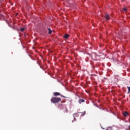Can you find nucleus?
Here are the masks:
<instances>
[{"label": "nucleus", "instance_id": "obj_7", "mask_svg": "<svg viewBox=\"0 0 130 130\" xmlns=\"http://www.w3.org/2000/svg\"><path fill=\"white\" fill-rule=\"evenodd\" d=\"M48 30H49L48 34H51V33H52V30H51L50 28H48Z\"/></svg>", "mask_w": 130, "mask_h": 130}, {"label": "nucleus", "instance_id": "obj_3", "mask_svg": "<svg viewBox=\"0 0 130 130\" xmlns=\"http://www.w3.org/2000/svg\"><path fill=\"white\" fill-rule=\"evenodd\" d=\"M104 18L106 21H109V20H110V16H109L108 14H106L104 16Z\"/></svg>", "mask_w": 130, "mask_h": 130}, {"label": "nucleus", "instance_id": "obj_1", "mask_svg": "<svg viewBox=\"0 0 130 130\" xmlns=\"http://www.w3.org/2000/svg\"><path fill=\"white\" fill-rule=\"evenodd\" d=\"M60 101H61V99L59 98L52 97L51 99V102H52V103H58V102H60Z\"/></svg>", "mask_w": 130, "mask_h": 130}, {"label": "nucleus", "instance_id": "obj_5", "mask_svg": "<svg viewBox=\"0 0 130 130\" xmlns=\"http://www.w3.org/2000/svg\"><path fill=\"white\" fill-rule=\"evenodd\" d=\"M128 115V113H127L126 111H125L123 113V116L126 117Z\"/></svg>", "mask_w": 130, "mask_h": 130}, {"label": "nucleus", "instance_id": "obj_13", "mask_svg": "<svg viewBox=\"0 0 130 130\" xmlns=\"http://www.w3.org/2000/svg\"><path fill=\"white\" fill-rule=\"evenodd\" d=\"M74 119H76V118L74 117Z\"/></svg>", "mask_w": 130, "mask_h": 130}, {"label": "nucleus", "instance_id": "obj_2", "mask_svg": "<svg viewBox=\"0 0 130 130\" xmlns=\"http://www.w3.org/2000/svg\"><path fill=\"white\" fill-rule=\"evenodd\" d=\"M53 95L55 96H60L61 97H63L64 98H66V97H64V96L60 94V93L59 92H55L53 93Z\"/></svg>", "mask_w": 130, "mask_h": 130}, {"label": "nucleus", "instance_id": "obj_9", "mask_svg": "<svg viewBox=\"0 0 130 130\" xmlns=\"http://www.w3.org/2000/svg\"><path fill=\"white\" fill-rule=\"evenodd\" d=\"M123 11H124V12H126V11H127V10L126 9V8H123Z\"/></svg>", "mask_w": 130, "mask_h": 130}, {"label": "nucleus", "instance_id": "obj_14", "mask_svg": "<svg viewBox=\"0 0 130 130\" xmlns=\"http://www.w3.org/2000/svg\"><path fill=\"white\" fill-rule=\"evenodd\" d=\"M85 115V114H83V115Z\"/></svg>", "mask_w": 130, "mask_h": 130}, {"label": "nucleus", "instance_id": "obj_11", "mask_svg": "<svg viewBox=\"0 0 130 130\" xmlns=\"http://www.w3.org/2000/svg\"><path fill=\"white\" fill-rule=\"evenodd\" d=\"M2 17L5 18V16H3Z\"/></svg>", "mask_w": 130, "mask_h": 130}, {"label": "nucleus", "instance_id": "obj_10", "mask_svg": "<svg viewBox=\"0 0 130 130\" xmlns=\"http://www.w3.org/2000/svg\"><path fill=\"white\" fill-rule=\"evenodd\" d=\"M127 88L128 90V93H129V92H130V87L127 86Z\"/></svg>", "mask_w": 130, "mask_h": 130}, {"label": "nucleus", "instance_id": "obj_12", "mask_svg": "<svg viewBox=\"0 0 130 130\" xmlns=\"http://www.w3.org/2000/svg\"><path fill=\"white\" fill-rule=\"evenodd\" d=\"M129 128H130V125H129Z\"/></svg>", "mask_w": 130, "mask_h": 130}, {"label": "nucleus", "instance_id": "obj_6", "mask_svg": "<svg viewBox=\"0 0 130 130\" xmlns=\"http://www.w3.org/2000/svg\"><path fill=\"white\" fill-rule=\"evenodd\" d=\"M64 38H66V39H68L70 37V36L69 34H66L63 36Z\"/></svg>", "mask_w": 130, "mask_h": 130}, {"label": "nucleus", "instance_id": "obj_4", "mask_svg": "<svg viewBox=\"0 0 130 130\" xmlns=\"http://www.w3.org/2000/svg\"><path fill=\"white\" fill-rule=\"evenodd\" d=\"M78 102L80 104H81V103L85 102V100H84V99H79V101H78Z\"/></svg>", "mask_w": 130, "mask_h": 130}, {"label": "nucleus", "instance_id": "obj_8", "mask_svg": "<svg viewBox=\"0 0 130 130\" xmlns=\"http://www.w3.org/2000/svg\"><path fill=\"white\" fill-rule=\"evenodd\" d=\"M24 30H25V27H22V28H20V31L21 32L24 31Z\"/></svg>", "mask_w": 130, "mask_h": 130}]
</instances>
